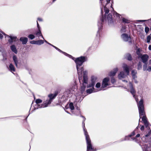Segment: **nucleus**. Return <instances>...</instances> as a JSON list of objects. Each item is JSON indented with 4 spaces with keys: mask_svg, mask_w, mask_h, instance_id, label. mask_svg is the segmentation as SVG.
I'll return each instance as SVG.
<instances>
[{
    "mask_svg": "<svg viewBox=\"0 0 151 151\" xmlns=\"http://www.w3.org/2000/svg\"><path fill=\"white\" fill-rule=\"evenodd\" d=\"M87 60V57L85 56H81L75 60V62L76 64V68L78 75V79L81 84V93H83L85 91L86 86L87 88L94 87L97 79L96 76H92L91 78V82L87 85L88 78L87 72L86 71H84L83 72V80L82 79L81 76L83 69L82 66L83 63Z\"/></svg>",
    "mask_w": 151,
    "mask_h": 151,
    "instance_id": "f257e3e1",
    "label": "nucleus"
},
{
    "mask_svg": "<svg viewBox=\"0 0 151 151\" xmlns=\"http://www.w3.org/2000/svg\"><path fill=\"white\" fill-rule=\"evenodd\" d=\"M135 100L137 102V104L138 108L139 117L142 118V120L147 130H148L147 134L145 135V137H148L151 134V130L150 129V127L148 126L149 123L147 121V119L146 116L145 112L144 110V105L143 104V99H141L139 102H138V100L136 98V96Z\"/></svg>",
    "mask_w": 151,
    "mask_h": 151,
    "instance_id": "f03ea898",
    "label": "nucleus"
},
{
    "mask_svg": "<svg viewBox=\"0 0 151 151\" xmlns=\"http://www.w3.org/2000/svg\"><path fill=\"white\" fill-rule=\"evenodd\" d=\"M127 76V74H125L124 72L122 71L118 75V77L119 79L122 80V81L125 83V84H127V86L125 85L123 86V87L124 88L126 89L128 91H129L132 95L134 98L136 99L135 93L136 91L133 87L132 83L130 82L128 83L127 81L122 79L126 78Z\"/></svg>",
    "mask_w": 151,
    "mask_h": 151,
    "instance_id": "7ed1b4c3",
    "label": "nucleus"
},
{
    "mask_svg": "<svg viewBox=\"0 0 151 151\" xmlns=\"http://www.w3.org/2000/svg\"><path fill=\"white\" fill-rule=\"evenodd\" d=\"M139 57L141 59L142 62L145 63L143 67V69L144 71H147L148 72L151 71V59L150 60L148 63V65L146 64L147 62L148 57L146 54L141 55L139 56Z\"/></svg>",
    "mask_w": 151,
    "mask_h": 151,
    "instance_id": "20e7f679",
    "label": "nucleus"
},
{
    "mask_svg": "<svg viewBox=\"0 0 151 151\" xmlns=\"http://www.w3.org/2000/svg\"><path fill=\"white\" fill-rule=\"evenodd\" d=\"M82 117L83 118V131L84 134L86 137V139L87 145V151H94V149L91 143V140L89 137L88 134L85 128V124L84 123V122L85 121L86 118L83 116H82Z\"/></svg>",
    "mask_w": 151,
    "mask_h": 151,
    "instance_id": "39448f33",
    "label": "nucleus"
},
{
    "mask_svg": "<svg viewBox=\"0 0 151 151\" xmlns=\"http://www.w3.org/2000/svg\"><path fill=\"white\" fill-rule=\"evenodd\" d=\"M105 14L104 17H102L100 20L99 22L103 23L105 22H107L110 25L113 23L112 15L111 14H109L107 17V14L109 12V9L107 8L106 6L104 7Z\"/></svg>",
    "mask_w": 151,
    "mask_h": 151,
    "instance_id": "423d86ee",
    "label": "nucleus"
},
{
    "mask_svg": "<svg viewBox=\"0 0 151 151\" xmlns=\"http://www.w3.org/2000/svg\"><path fill=\"white\" fill-rule=\"evenodd\" d=\"M57 95V93H55L53 94H50L48 95V98L42 104L40 105L39 108H45L51 104L53 100L55 98Z\"/></svg>",
    "mask_w": 151,
    "mask_h": 151,
    "instance_id": "0eeeda50",
    "label": "nucleus"
},
{
    "mask_svg": "<svg viewBox=\"0 0 151 151\" xmlns=\"http://www.w3.org/2000/svg\"><path fill=\"white\" fill-rule=\"evenodd\" d=\"M4 36L6 40H7L9 42L10 44H12L13 42L16 41L17 39L16 36H14L13 35H9L6 34L3 31L0 30V39L2 40L4 37Z\"/></svg>",
    "mask_w": 151,
    "mask_h": 151,
    "instance_id": "6e6552de",
    "label": "nucleus"
},
{
    "mask_svg": "<svg viewBox=\"0 0 151 151\" xmlns=\"http://www.w3.org/2000/svg\"><path fill=\"white\" fill-rule=\"evenodd\" d=\"M74 87V86H73L70 89L66 90L63 93V94L62 96V98L64 100H66L68 97L71 96V94L73 93V92L75 91Z\"/></svg>",
    "mask_w": 151,
    "mask_h": 151,
    "instance_id": "1a4fd4ad",
    "label": "nucleus"
},
{
    "mask_svg": "<svg viewBox=\"0 0 151 151\" xmlns=\"http://www.w3.org/2000/svg\"><path fill=\"white\" fill-rule=\"evenodd\" d=\"M109 78L108 77L105 78L103 79L101 88V90L109 85Z\"/></svg>",
    "mask_w": 151,
    "mask_h": 151,
    "instance_id": "9d476101",
    "label": "nucleus"
},
{
    "mask_svg": "<svg viewBox=\"0 0 151 151\" xmlns=\"http://www.w3.org/2000/svg\"><path fill=\"white\" fill-rule=\"evenodd\" d=\"M122 39L124 41L131 42V37L126 34H123L121 35Z\"/></svg>",
    "mask_w": 151,
    "mask_h": 151,
    "instance_id": "9b49d317",
    "label": "nucleus"
},
{
    "mask_svg": "<svg viewBox=\"0 0 151 151\" xmlns=\"http://www.w3.org/2000/svg\"><path fill=\"white\" fill-rule=\"evenodd\" d=\"M124 70L126 72L127 75L129 73V67L126 64H124L123 66Z\"/></svg>",
    "mask_w": 151,
    "mask_h": 151,
    "instance_id": "f8f14e48",
    "label": "nucleus"
},
{
    "mask_svg": "<svg viewBox=\"0 0 151 151\" xmlns=\"http://www.w3.org/2000/svg\"><path fill=\"white\" fill-rule=\"evenodd\" d=\"M102 23L98 22V26L99 30L97 32V34H96V37H99L100 36V30L101 29L102 26Z\"/></svg>",
    "mask_w": 151,
    "mask_h": 151,
    "instance_id": "ddd939ff",
    "label": "nucleus"
},
{
    "mask_svg": "<svg viewBox=\"0 0 151 151\" xmlns=\"http://www.w3.org/2000/svg\"><path fill=\"white\" fill-rule=\"evenodd\" d=\"M54 48L56 49L59 52L62 53L63 54H64V55H65L66 56H68L70 58H72L73 60H74L75 61V60H74L75 58L73 57L71 55H70L67 53L62 51L61 50H60V49H59L57 47H54Z\"/></svg>",
    "mask_w": 151,
    "mask_h": 151,
    "instance_id": "4468645a",
    "label": "nucleus"
},
{
    "mask_svg": "<svg viewBox=\"0 0 151 151\" xmlns=\"http://www.w3.org/2000/svg\"><path fill=\"white\" fill-rule=\"evenodd\" d=\"M54 48L56 49L59 52L62 53L63 54H64V55H65L66 56H68L70 58H72L73 60H74L75 61V60H74L75 58L73 57L71 55H70L67 53L62 51L61 50H60V49H59L57 47H54Z\"/></svg>",
    "mask_w": 151,
    "mask_h": 151,
    "instance_id": "2eb2a0df",
    "label": "nucleus"
},
{
    "mask_svg": "<svg viewBox=\"0 0 151 151\" xmlns=\"http://www.w3.org/2000/svg\"><path fill=\"white\" fill-rule=\"evenodd\" d=\"M118 71V69L117 68H114L113 70L111 71L109 74V76H110L113 77L114 76L117 72Z\"/></svg>",
    "mask_w": 151,
    "mask_h": 151,
    "instance_id": "dca6fc26",
    "label": "nucleus"
},
{
    "mask_svg": "<svg viewBox=\"0 0 151 151\" xmlns=\"http://www.w3.org/2000/svg\"><path fill=\"white\" fill-rule=\"evenodd\" d=\"M13 60L16 66L17 67H18V58L16 55H13Z\"/></svg>",
    "mask_w": 151,
    "mask_h": 151,
    "instance_id": "f3484780",
    "label": "nucleus"
},
{
    "mask_svg": "<svg viewBox=\"0 0 151 151\" xmlns=\"http://www.w3.org/2000/svg\"><path fill=\"white\" fill-rule=\"evenodd\" d=\"M8 68L9 70L12 73H13V72L15 71V68L12 63L10 64Z\"/></svg>",
    "mask_w": 151,
    "mask_h": 151,
    "instance_id": "a211bd4d",
    "label": "nucleus"
},
{
    "mask_svg": "<svg viewBox=\"0 0 151 151\" xmlns=\"http://www.w3.org/2000/svg\"><path fill=\"white\" fill-rule=\"evenodd\" d=\"M10 49L12 51L15 53V54H17V49L15 45H13L10 46Z\"/></svg>",
    "mask_w": 151,
    "mask_h": 151,
    "instance_id": "6ab92c4d",
    "label": "nucleus"
},
{
    "mask_svg": "<svg viewBox=\"0 0 151 151\" xmlns=\"http://www.w3.org/2000/svg\"><path fill=\"white\" fill-rule=\"evenodd\" d=\"M42 100L40 99H37L36 100L35 102L36 104H37L36 107H35V108L37 109L38 108H39L40 106V105H41V104H40V103L42 102Z\"/></svg>",
    "mask_w": 151,
    "mask_h": 151,
    "instance_id": "aec40b11",
    "label": "nucleus"
},
{
    "mask_svg": "<svg viewBox=\"0 0 151 151\" xmlns=\"http://www.w3.org/2000/svg\"><path fill=\"white\" fill-rule=\"evenodd\" d=\"M20 40L22 42L23 44H25L28 41V39L27 37H22L20 38Z\"/></svg>",
    "mask_w": 151,
    "mask_h": 151,
    "instance_id": "412c9836",
    "label": "nucleus"
},
{
    "mask_svg": "<svg viewBox=\"0 0 151 151\" xmlns=\"http://www.w3.org/2000/svg\"><path fill=\"white\" fill-rule=\"evenodd\" d=\"M150 147L148 146L147 145H144L143 147H142L143 151H150Z\"/></svg>",
    "mask_w": 151,
    "mask_h": 151,
    "instance_id": "4be33fe9",
    "label": "nucleus"
},
{
    "mask_svg": "<svg viewBox=\"0 0 151 151\" xmlns=\"http://www.w3.org/2000/svg\"><path fill=\"white\" fill-rule=\"evenodd\" d=\"M137 72L135 70H132L131 72V74L132 78H137Z\"/></svg>",
    "mask_w": 151,
    "mask_h": 151,
    "instance_id": "5701e85b",
    "label": "nucleus"
},
{
    "mask_svg": "<svg viewBox=\"0 0 151 151\" xmlns=\"http://www.w3.org/2000/svg\"><path fill=\"white\" fill-rule=\"evenodd\" d=\"M35 35L37 37H39L40 36H41L44 39V38L42 35L41 32L40 30H38L35 33Z\"/></svg>",
    "mask_w": 151,
    "mask_h": 151,
    "instance_id": "b1692460",
    "label": "nucleus"
},
{
    "mask_svg": "<svg viewBox=\"0 0 151 151\" xmlns=\"http://www.w3.org/2000/svg\"><path fill=\"white\" fill-rule=\"evenodd\" d=\"M96 91H94V87H92V88L88 89L86 90V92L88 94H90L93 92H95Z\"/></svg>",
    "mask_w": 151,
    "mask_h": 151,
    "instance_id": "393cba45",
    "label": "nucleus"
},
{
    "mask_svg": "<svg viewBox=\"0 0 151 151\" xmlns=\"http://www.w3.org/2000/svg\"><path fill=\"white\" fill-rule=\"evenodd\" d=\"M140 136V134H137L136 136V137L134 138H132L131 139L133 141H134L136 142H138V141L137 138L139 137Z\"/></svg>",
    "mask_w": 151,
    "mask_h": 151,
    "instance_id": "a878e982",
    "label": "nucleus"
},
{
    "mask_svg": "<svg viewBox=\"0 0 151 151\" xmlns=\"http://www.w3.org/2000/svg\"><path fill=\"white\" fill-rule=\"evenodd\" d=\"M125 58L127 60L130 61L132 60V58L131 55L129 54H126Z\"/></svg>",
    "mask_w": 151,
    "mask_h": 151,
    "instance_id": "bb28decb",
    "label": "nucleus"
},
{
    "mask_svg": "<svg viewBox=\"0 0 151 151\" xmlns=\"http://www.w3.org/2000/svg\"><path fill=\"white\" fill-rule=\"evenodd\" d=\"M69 107L72 112L73 113V110L74 109V106L72 103H70L69 104Z\"/></svg>",
    "mask_w": 151,
    "mask_h": 151,
    "instance_id": "cd10ccee",
    "label": "nucleus"
},
{
    "mask_svg": "<svg viewBox=\"0 0 151 151\" xmlns=\"http://www.w3.org/2000/svg\"><path fill=\"white\" fill-rule=\"evenodd\" d=\"M44 43V41L42 40H40L36 41V45H40Z\"/></svg>",
    "mask_w": 151,
    "mask_h": 151,
    "instance_id": "c85d7f7f",
    "label": "nucleus"
},
{
    "mask_svg": "<svg viewBox=\"0 0 151 151\" xmlns=\"http://www.w3.org/2000/svg\"><path fill=\"white\" fill-rule=\"evenodd\" d=\"M76 102H78L80 101H81V96L79 95V96H76Z\"/></svg>",
    "mask_w": 151,
    "mask_h": 151,
    "instance_id": "c756f323",
    "label": "nucleus"
},
{
    "mask_svg": "<svg viewBox=\"0 0 151 151\" xmlns=\"http://www.w3.org/2000/svg\"><path fill=\"white\" fill-rule=\"evenodd\" d=\"M114 16L117 17L119 19H120L122 18L121 15L116 12L114 13Z\"/></svg>",
    "mask_w": 151,
    "mask_h": 151,
    "instance_id": "7c9ffc66",
    "label": "nucleus"
},
{
    "mask_svg": "<svg viewBox=\"0 0 151 151\" xmlns=\"http://www.w3.org/2000/svg\"><path fill=\"white\" fill-rule=\"evenodd\" d=\"M138 127V126L137 127V128L135 129V130L134 131H133L130 135H129V136L131 138H132V136H134L135 134V131H136V129H137Z\"/></svg>",
    "mask_w": 151,
    "mask_h": 151,
    "instance_id": "2f4dec72",
    "label": "nucleus"
},
{
    "mask_svg": "<svg viewBox=\"0 0 151 151\" xmlns=\"http://www.w3.org/2000/svg\"><path fill=\"white\" fill-rule=\"evenodd\" d=\"M142 63L140 62H139L138 63L137 67V69L138 70H140L142 69Z\"/></svg>",
    "mask_w": 151,
    "mask_h": 151,
    "instance_id": "473e14b6",
    "label": "nucleus"
},
{
    "mask_svg": "<svg viewBox=\"0 0 151 151\" xmlns=\"http://www.w3.org/2000/svg\"><path fill=\"white\" fill-rule=\"evenodd\" d=\"M4 47L0 44V52L3 53L4 51Z\"/></svg>",
    "mask_w": 151,
    "mask_h": 151,
    "instance_id": "72a5a7b5",
    "label": "nucleus"
},
{
    "mask_svg": "<svg viewBox=\"0 0 151 151\" xmlns=\"http://www.w3.org/2000/svg\"><path fill=\"white\" fill-rule=\"evenodd\" d=\"M151 39V37L150 35H148L147 38V42L148 43L150 42Z\"/></svg>",
    "mask_w": 151,
    "mask_h": 151,
    "instance_id": "f704fd0d",
    "label": "nucleus"
},
{
    "mask_svg": "<svg viewBox=\"0 0 151 151\" xmlns=\"http://www.w3.org/2000/svg\"><path fill=\"white\" fill-rule=\"evenodd\" d=\"M122 21L123 22L126 23H128L129 22V21L127 19H126L124 18L122 19Z\"/></svg>",
    "mask_w": 151,
    "mask_h": 151,
    "instance_id": "c9c22d12",
    "label": "nucleus"
},
{
    "mask_svg": "<svg viewBox=\"0 0 151 151\" xmlns=\"http://www.w3.org/2000/svg\"><path fill=\"white\" fill-rule=\"evenodd\" d=\"M28 37L30 39L32 40L35 38V36L34 35L32 34H30L28 35Z\"/></svg>",
    "mask_w": 151,
    "mask_h": 151,
    "instance_id": "e433bc0d",
    "label": "nucleus"
},
{
    "mask_svg": "<svg viewBox=\"0 0 151 151\" xmlns=\"http://www.w3.org/2000/svg\"><path fill=\"white\" fill-rule=\"evenodd\" d=\"M132 81L136 83H138V81L137 80V78H132Z\"/></svg>",
    "mask_w": 151,
    "mask_h": 151,
    "instance_id": "4c0bfd02",
    "label": "nucleus"
},
{
    "mask_svg": "<svg viewBox=\"0 0 151 151\" xmlns=\"http://www.w3.org/2000/svg\"><path fill=\"white\" fill-rule=\"evenodd\" d=\"M111 83L113 84L116 82V80L113 77H112L111 78Z\"/></svg>",
    "mask_w": 151,
    "mask_h": 151,
    "instance_id": "58836bf2",
    "label": "nucleus"
},
{
    "mask_svg": "<svg viewBox=\"0 0 151 151\" xmlns=\"http://www.w3.org/2000/svg\"><path fill=\"white\" fill-rule=\"evenodd\" d=\"M130 137L129 136V135L128 136H125L124 139L122 140V141L128 140L129 139V138Z\"/></svg>",
    "mask_w": 151,
    "mask_h": 151,
    "instance_id": "ea45409f",
    "label": "nucleus"
},
{
    "mask_svg": "<svg viewBox=\"0 0 151 151\" xmlns=\"http://www.w3.org/2000/svg\"><path fill=\"white\" fill-rule=\"evenodd\" d=\"M101 86V84L100 83H97L96 85V88H99Z\"/></svg>",
    "mask_w": 151,
    "mask_h": 151,
    "instance_id": "a19ab883",
    "label": "nucleus"
},
{
    "mask_svg": "<svg viewBox=\"0 0 151 151\" xmlns=\"http://www.w3.org/2000/svg\"><path fill=\"white\" fill-rule=\"evenodd\" d=\"M103 0H100V1H101V4L102 5H103L102 1ZM106 4H107L109 3L110 0H106Z\"/></svg>",
    "mask_w": 151,
    "mask_h": 151,
    "instance_id": "79ce46f5",
    "label": "nucleus"
},
{
    "mask_svg": "<svg viewBox=\"0 0 151 151\" xmlns=\"http://www.w3.org/2000/svg\"><path fill=\"white\" fill-rule=\"evenodd\" d=\"M121 31L122 32H126V28L125 27H122L121 29Z\"/></svg>",
    "mask_w": 151,
    "mask_h": 151,
    "instance_id": "37998d69",
    "label": "nucleus"
},
{
    "mask_svg": "<svg viewBox=\"0 0 151 151\" xmlns=\"http://www.w3.org/2000/svg\"><path fill=\"white\" fill-rule=\"evenodd\" d=\"M149 30V28L147 27H145V31L146 33H147Z\"/></svg>",
    "mask_w": 151,
    "mask_h": 151,
    "instance_id": "c03bdc74",
    "label": "nucleus"
},
{
    "mask_svg": "<svg viewBox=\"0 0 151 151\" xmlns=\"http://www.w3.org/2000/svg\"><path fill=\"white\" fill-rule=\"evenodd\" d=\"M37 27L38 28V30H40V27L37 21Z\"/></svg>",
    "mask_w": 151,
    "mask_h": 151,
    "instance_id": "a18cd8bd",
    "label": "nucleus"
},
{
    "mask_svg": "<svg viewBox=\"0 0 151 151\" xmlns=\"http://www.w3.org/2000/svg\"><path fill=\"white\" fill-rule=\"evenodd\" d=\"M140 126H141V128H140L141 130L142 131L145 128L144 126L143 125L142 126L141 125H140Z\"/></svg>",
    "mask_w": 151,
    "mask_h": 151,
    "instance_id": "49530a36",
    "label": "nucleus"
},
{
    "mask_svg": "<svg viewBox=\"0 0 151 151\" xmlns=\"http://www.w3.org/2000/svg\"><path fill=\"white\" fill-rule=\"evenodd\" d=\"M30 43L32 44H36V41H32L30 42Z\"/></svg>",
    "mask_w": 151,
    "mask_h": 151,
    "instance_id": "de8ad7c7",
    "label": "nucleus"
},
{
    "mask_svg": "<svg viewBox=\"0 0 151 151\" xmlns=\"http://www.w3.org/2000/svg\"><path fill=\"white\" fill-rule=\"evenodd\" d=\"M37 20L39 21L42 22V19L40 18H37Z\"/></svg>",
    "mask_w": 151,
    "mask_h": 151,
    "instance_id": "09e8293b",
    "label": "nucleus"
},
{
    "mask_svg": "<svg viewBox=\"0 0 151 151\" xmlns=\"http://www.w3.org/2000/svg\"><path fill=\"white\" fill-rule=\"evenodd\" d=\"M138 22H145L146 21H147V20H139L138 21Z\"/></svg>",
    "mask_w": 151,
    "mask_h": 151,
    "instance_id": "8fccbe9b",
    "label": "nucleus"
},
{
    "mask_svg": "<svg viewBox=\"0 0 151 151\" xmlns=\"http://www.w3.org/2000/svg\"><path fill=\"white\" fill-rule=\"evenodd\" d=\"M139 50H138L137 51V53L139 55H139H140L139 54Z\"/></svg>",
    "mask_w": 151,
    "mask_h": 151,
    "instance_id": "3c124183",
    "label": "nucleus"
},
{
    "mask_svg": "<svg viewBox=\"0 0 151 151\" xmlns=\"http://www.w3.org/2000/svg\"><path fill=\"white\" fill-rule=\"evenodd\" d=\"M149 50H151V45H150L148 47Z\"/></svg>",
    "mask_w": 151,
    "mask_h": 151,
    "instance_id": "603ef678",
    "label": "nucleus"
},
{
    "mask_svg": "<svg viewBox=\"0 0 151 151\" xmlns=\"http://www.w3.org/2000/svg\"><path fill=\"white\" fill-rule=\"evenodd\" d=\"M44 41L45 42L47 43H48V42L45 40H44Z\"/></svg>",
    "mask_w": 151,
    "mask_h": 151,
    "instance_id": "864d4df0",
    "label": "nucleus"
},
{
    "mask_svg": "<svg viewBox=\"0 0 151 151\" xmlns=\"http://www.w3.org/2000/svg\"><path fill=\"white\" fill-rule=\"evenodd\" d=\"M47 44H48L49 45H52L50 43H49L48 42L47 43Z\"/></svg>",
    "mask_w": 151,
    "mask_h": 151,
    "instance_id": "5fc2aeb1",
    "label": "nucleus"
},
{
    "mask_svg": "<svg viewBox=\"0 0 151 151\" xmlns=\"http://www.w3.org/2000/svg\"><path fill=\"white\" fill-rule=\"evenodd\" d=\"M65 111H66V112H67V113H68V114H70V113H69L68 112V111H66V110H65Z\"/></svg>",
    "mask_w": 151,
    "mask_h": 151,
    "instance_id": "6e6d98bb",
    "label": "nucleus"
},
{
    "mask_svg": "<svg viewBox=\"0 0 151 151\" xmlns=\"http://www.w3.org/2000/svg\"><path fill=\"white\" fill-rule=\"evenodd\" d=\"M53 47H54H54H55V46L52 45H51Z\"/></svg>",
    "mask_w": 151,
    "mask_h": 151,
    "instance_id": "4d7b16f0",
    "label": "nucleus"
},
{
    "mask_svg": "<svg viewBox=\"0 0 151 151\" xmlns=\"http://www.w3.org/2000/svg\"><path fill=\"white\" fill-rule=\"evenodd\" d=\"M53 47H54H54H55V46L52 45H51Z\"/></svg>",
    "mask_w": 151,
    "mask_h": 151,
    "instance_id": "13d9d810",
    "label": "nucleus"
},
{
    "mask_svg": "<svg viewBox=\"0 0 151 151\" xmlns=\"http://www.w3.org/2000/svg\"><path fill=\"white\" fill-rule=\"evenodd\" d=\"M4 60H6V58H4Z\"/></svg>",
    "mask_w": 151,
    "mask_h": 151,
    "instance_id": "bf43d9fd",
    "label": "nucleus"
},
{
    "mask_svg": "<svg viewBox=\"0 0 151 151\" xmlns=\"http://www.w3.org/2000/svg\"><path fill=\"white\" fill-rule=\"evenodd\" d=\"M55 0H53V1H55Z\"/></svg>",
    "mask_w": 151,
    "mask_h": 151,
    "instance_id": "052dcab7",
    "label": "nucleus"
},
{
    "mask_svg": "<svg viewBox=\"0 0 151 151\" xmlns=\"http://www.w3.org/2000/svg\"><path fill=\"white\" fill-rule=\"evenodd\" d=\"M150 36H151V33L150 34Z\"/></svg>",
    "mask_w": 151,
    "mask_h": 151,
    "instance_id": "680f3d73",
    "label": "nucleus"
},
{
    "mask_svg": "<svg viewBox=\"0 0 151 151\" xmlns=\"http://www.w3.org/2000/svg\"><path fill=\"white\" fill-rule=\"evenodd\" d=\"M151 147V146H150V147Z\"/></svg>",
    "mask_w": 151,
    "mask_h": 151,
    "instance_id": "e2e57ef3",
    "label": "nucleus"
}]
</instances>
